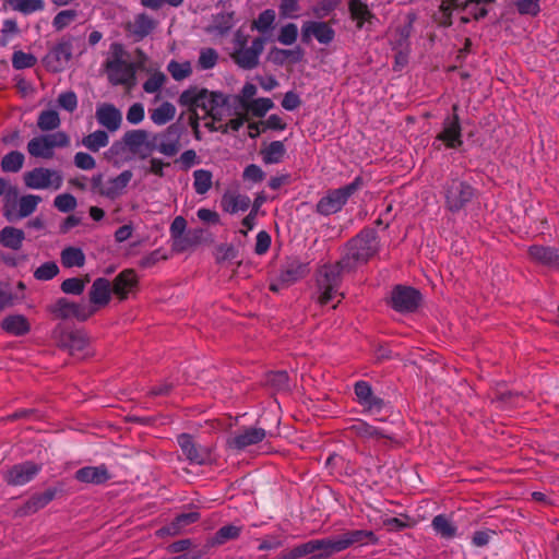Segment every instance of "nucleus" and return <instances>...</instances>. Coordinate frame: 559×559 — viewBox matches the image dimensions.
<instances>
[{"mask_svg":"<svg viewBox=\"0 0 559 559\" xmlns=\"http://www.w3.org/2000/svg\"><path fill=\"white\" fill-rule=\"evenodd\" d=\"M380 240L373 228H364L349 239L343 250L340 265L346 273L354 272L358 266L366 264L378 254Z\"/></svg>","mask_w":559,"mask_h":559,"instance_id":"1","label":"nucleus"},{"mask_svg":"<svg viewBox=\"0 0 559 559\" xmlns=\"http://www.w3.org/2000/svg\"><path fill=\"white\" fill-rule=\"evenodd\" d=\"M343 272L345 271L340 265V260L334 264H323L317 270L314 296L319 305L326 306L336 300L332 306L335 309L344 298L341 292Z\"/></svg>","mask_w":559,"mask_h":559,"instance_id":"2","label":"nucleus"},{"mask_svg":"<svg viewBox=\"0 0 559 559\" xmlns=\"http://www.w3.org/2000/svg\"><path fill=\"white\" fill-rule=\"evenodd\" d=\"M228 102V96L222 92L209 91L200 86H190L185 90L179 98L178 104L187 107L191 114L201 110L204 117L207 114H213L215 109H222Z\"/></svg>","mask_w":559,"mask_h":559,"instance_id":"3","label":"nucleus"},{"mask_svg":"<svg viewBox=\"0 0 559 559\" xmlns=\"http://www.w3.org/2000/svg\"><path fill=\"white\" fill-rule=\"evenodd\" d=\"M126 51L119 43L110 46V57L105 63L108 80L112 85H132L135 69L131 62L124 60Z\"/></svg>","mask_w":559,"mask_h":559,"instance_id":"4","label":"nucleus"},{"mask_svg":"<svg viewBox=\"0 0 559 559\" xmlns=\"http://www.w3.org/2000/svg\"><path fill=\"white\" fill-rule=\"evenodd\" d=\"M362 187L361 177H356L350 183L330 190L317 203V212L328 216L340 212L348 199Z\"/></svg>","mask_w":559,"mask_h":559,"instance_id":"5","label":"nucleus"},{"mask_svg":"<svg viewBox=\"0 0 559 559\" xmlns=\"http://www.w3.org/2000/svg\"><path fill=\"white\" fill-rule=\"evenodd\" d=\"M70 145V138L64 131L41 134L34 136L27 143V152L32 157L51 159L56 148H63Z\"/></svg>","mask_w":559,"mask_h":559,"instance_id":"6","label":"nucleus"},{"mask_svg":"<svg viewBox=\"0 0 559 559\" xmlns=\"http://www.w3.org/2000/svg\"><path fill=\"white\" fill-rule=\"evenodd\" d=\"M43 201L36 194H26L17 199L15 190L4 195L3 215L9 222H17L33 214L38 204Z\"/></svg>","mask_w":559,"mask_h":559,"instance_id":"7","label":"nucleus"},{"mask_svg":"<svg viewBox=\"0 0 559 559\" xmlns=\"http://www.w3.org/2000/svg\"><path fill=\"white\" fill-rule=\"evenodd\" d=\"M23 182L32 190H59L63 185V176L60 170L35 167L23 174Z\"/></svg>","mask_w":559,"mask_h":559,"instance_id":"8","label":"nucleus"},{"mask_svg":"<svg viewBox=\"0 0 559 559\" xmlns=\"http://www.w3.org/2000/svg\"><path fill=\"white\" fill-rule=\"evenodd\" d=\"M474 197V188L459 178L450 179L444 187L445 206L452 213L464 209Z\"/></svg>","mask_w":559,"mask_h":559,"instance_id":"9","label":"nucleus"},{"mask_svg":"<svg viewBox=\"0 0 559 559\" xmlns=\"http://www.w3.org/2000/svg\"><path fill=\"white\" fill-rule=\"evenodd\" d=\"M459 105L452 106V115H448L442 121V130L437 134L432 145L439 150L440 143L447 148H459L463 144L462 126L457 115Z\"/></svg>","mask_w":559,"mask_h":559,"instance_id":"10","label":"nucleus"},{"mask_svg":"<svg viewBox=\"0 0 559 559\" xmlns=\"http://www.w3.org/2000/svg\"><path fill=\"white\" fill-rule=\"evenodd\" d=\"M121 144L124 145L132 155H135L141 159H145L153 151H155V143L153 142V139L150 140V133L143 129L127 131L123 134L121 142L114 143L111 150H117Z\"/></svg>","mask_w":559,"mask_h":559,"instance_id":"11","label":"nucleus"},{"mask_svg":"<svg viewBox=\"0 0 559 559\" xmlns=\"http://www.w3.org/2000/svg\"><path fill=\"white\" fill-rule=\"evenodd\" d=\"M48 311L57 319L86 321L95 313L96 308L86 304L73 302L61 297L48 307Z\"/></svg>","mask_w":559,"mask_h":559,"instance_id":"12","label":"nucleus"},{"mask_svg":"<svg viewBox=\"0 0 559 559\" xmlns=\"http://www.w3.org/2000/svg\"><path fill=\"white\" fill-rule=\"evenodd\" d=\"M183 131V126L176 122L168 126L164 131L154 134L152 138L155 143V151L168 157L177 155L181 148L180 141Z\"/></svg>","mask_w":559,"mask_h":559,"instance_id":"13","label":"nucleus"},{"mask_svg":"<svg viewBox=\"0 0 559 559\" xmlns=\"http://www.w3.org/2000/svg\"><path fill=\"white\" fill-rule=\"evenodd\" d=\"M177 442L190 465L201 466L212 463V449L207 445L197 443L191 435H179Z\"/></svg>","mask_w":559,"mask_h":559,"instance_id":"14","label":"nucleus"},{"mask_svg":"<svg viewBox=\"0 0 559 559\" xmlns=\"http://www.w3.org/2000/svg\"><path fill=\"white\" fill-rule=\"evenodd\" d=\"M40 471L41 464L25 461L11 466L3 474V479L10 486H24L32 481Z\"/></svg>","mask_w":559,"mask_h":559,"instance_id":"15","label":"nucleus"},{"mask_svg":"<svg viewBox=\"0 0 559 559\" xmlns=\"http://www.w3.org/2000/svg\"><path fill=\"white\" fill-rule=\"evenodd\" d=\"M421 300L420 293L407 286H396L391 296V302L393 309L399 312H413L415 311Z\"/></svg>","mask_w":559,"mask_h":559,"instance_id":"16","label":"nucleus"},{"mask_svg":"<svg viewBox=\"0 0 559 559\" xmlns=\"http://www.w3.org/2000/svg\"><path fill=\"white\" fill-rule=\"evenodd\" d=\"M264 44L265 40L262 37H257L249 47L241 46L236 49L231 58L241 69H254L259 63V57L264 49Z\"/></svg>","mask_w":559,"mask_h":559,"instance_id":"17","label":"nucleus"},{"mask_svg":"<svg viewBox=\"0 0 559 559\" xmlns=\"http://www.w3.org/2000/svg\"><path fill=\"white\" fill-rule=\"evenodd\" d=\"M309 272L308 262L301 261L297 257H290L282 264L277 281L287 287L307 276Z\"/></svg>","mask_w":559,"mask_h":559,"instance_id":"18","label":"nucleus"},{"mask_svg":"<svg viewBox=\"0 0 559 559\" xmlns=\"http://www.w3.org/2000/svg\"><path fill=\"white\" fill-rule=\"evenodd\" d=\"M312 37L320 44L329 45L334 40L335 31L326 22L307 21L301 26V40L309 44Z\"/></svg>","mask_w":559,"mask_h":559,"instance_id":"19","label":"nucleus"},{"mask_svg":"<svg viewBox=\"0 0 559 559\" xmlns=\"http://www.w3.org/2000/svg\"><path fill=\"white\" fill-rule=\"evenodd\" d=\"M267 436L263 428L247 427L238 430L227 440V445L234 450H245L248 447L262 442Z\"/></svg>","mask_w":559,"mask_h":559,"instance_id":"20","label":"nucleus"},{"mask_svg":"<svg viewBox=\"0 0 559 559\" xmlns=\"http://www.w3.org/2000/svg\"><path fill=\"white\" fill-rule=\"evenodd\" d=\"M59 343L70 355L83 358L87 354L90 337L83 330H74L62 333Z\"/></svg>","mask_w":559,"mask_h":559,"instance_id":"21","label":"nucleus"},{"mask_svg":"<svg viewBox=\"0 0 559 559\" xmlns=\"http://www.w3.org/2000/svg\"><path fill=\"white\" fill-rule=\"evenodd\" d=\"M73 52L72 38H62L46 56L47 67L52 71H60L67 64Z\"/></svg>","mask_w":559,"mask_h":559,"instance_id":"22","label":"nucleus"},{"mask_svg":"<svg viewBox=\"0 0 559 559\" xmlns=\"http://www.w3.org/2000/svg\"><path fill=\"white\" fill-rule=\"evenodd\" d=\"M95 117L97 122L109 132H116L122 123L121 111L112 104L102 103L96 107Z\"/></svg>","mask_w":559,"mask_h":559,"instance_id":"23","label":"nucleus"},{"mask_svg":"<svg viewBox=\"0 0 559 559\" xmlns=\"http://www.w3.org/2000/svg\"><path fill=\"white\" fill-rule=\"evenodd\" d=\"M57 493V488H48L44 492L34 493L28 500L25 501L23 506L16 510V515L28 516L36 513L49 504L55 499Z\"/></svg>","mask_w":559,"mask_h":559,"instance_id":"24","label":"nucleus"},{"mask_svg":"<svg viewBox=\"0 0 559 559\" xmlns=\"http://www.w3.org/2000/svg\"><path fill=\"white\" fill-rule=\"evenodd\" d=\"M528 257L534 262L547 267H559V249L549 246L533 245L527 250Z\"/></svg>","mask_w":559,"mask_h":559,"instance_id":"25","label":"nucleus"},{"mask_svg":"<svg viewBox=\"0 0 559 559\" xmlns=\"http://www.w3.org/2000/svg\"><path fill=\"white\" fill-rule=\"evenodd\" d=\"M74 478L84 484L102 485L108 481L111 475L106 465L100 464L78 469L74 474Z\"/></svg>","mask_w":559,"mask_h":559,"instance_id":"26","label":"nucleus"},{"mask_svg":"<svg viewBox=\"0 0 559 559\" xmlns=\"http://www.w3.org/2000/svg\"><path fill=\"white\" fill-rule=\"evenodd\" d=\"M138 285V276L133 269H126L120 272L112 282V293L120 299L128 298L129 293Z\"/></svg>","mask_w":559,"mask_h":559,"instance_id":"27","label":"nucleus"},{"mask_svg":"<svg viewBox=\"0 0 559 559\" xmlns=\"http://www.w3.org/2000/svg\"><path fill=\"white\" fill-rule=\"evenodd\" d=\"M131 170H123L118 176L110 178L103 187L99 188V194L108 199L115 200L120 197L132 179Z\"/></svg>","mask_w":559,"mask_h":559,"instance_id":"28","label":"nucleus"},{"mask_svg":"<svg viewBox=\"0 0 559 559\" xmlns=\"http://www.w3.org/2000/svg\"><path fill=\"white\" fill-rule=\"evenodd\" d=\"M348 430L353 436L364 440L393 439L388 431L379 429L361 419L356 420L349 426Z\"/></svg>","mask_w":559,"mask_h":559,"instance_id":"29","label":"nucleus"},{"mask_svg":"<svg viewBox=\"0 0 559 559\" xmlns=\"http://www.w3.org/2000/svg\"><path fill=\"white\" fill-rule=\"evenodd\" d=\"M341 550H345L355 544H377L378 538L372 531L355 530L347 531L337 536Z\"/></svg>","mask_w":559,"mask_h":559,"instance_id":"30","label":"nucleus"},{"mask_svg":"<svg viewBox=\"0 0 559 559\" xmlns=\"http://www.w3.org/2000/svg\"><path fill=\"white\" fill-rule=\"evenodd\" d=\"M156 22L145 13L134 16L133 22L128 24V32L135 41L142 40L148 36L155 28Z\"/></svg>","mask_w":559,"mask_h":559,"instance_id":"31","label":"nucleus"},{"mask_svg":"<svg viewBox=\"0 0 559 559\" xmlns=\"http://www.w3.org/2000/svg\"><path fill=\"white\" fill-rule=\"evenodd\" d=\"M1 328L10 335L23 336L31 331V324L23 314H10L1 321Z\"/></svg>","mask_w":559,"mask_h":559,"instance_id":"32","label":"nucleus"},{"mask_svg":"<svg viewBox=\"0 0 559 559\" xmlns=\"http://www.w3.org/2000/svg\"><path fill=\"white\" fill-rule=\"evenodd\" d=\"M111 292L112 288L107 278H96L90 289V301L94 306H106L110 300Z\"/></svg>","mask_w":559,"mask_h":559,"instance_id":"33","label":"nucleus"},{"mask_svg":"<svg viewBox=\"0 0 559 559\" xmlns=\"http://www.w3.org/2000/svg\"><path fill=\"white\" fill-rule=\"evenodd\" d=\"M224 11L216 13L212 16L210 31L216 32L221 35L229 32L235 25V12L226 10L225 3L223 4Z\"/></svg>","mask_w":559,"mask_h":559,"instance_id":"34","label":"nucleus"},{"mask_svg":"<svg viewBox=\"0 0 559 559\" xmlns=\"http://www.w3.org/2000/svg\"><path fill=\"white\" fill-rule=\"evenodd\" d=\"M436 535L443 539H453L457 535V527L445 514H438L431 521Z\"/></svg>","mask_w":559,"mask_h":559,"instance_id":"35","label":"nucleus"},{"mask_svg":"<svg viewBox=\"0 0 559 559\" xmlns=\"http://www.w3.org/2000/svg\"><path fill=\"white\" fill-rule=\"evenodd\" d=\"M242 532V526L235 524L224 525L216 531V533L209 538L207 544L211 547L222 546L230 540L237 539Z\"/></svg>","mask_w":559,"mask_h":559,"instance_id":"36","label":"nucleus"},{"mask_svg":"<svg viewBox=\"0 0 559 559\" xmlns=\"http://www.w3.org/2000/svg\"><path fill=\"white\" fill-rule=\"evenodd\" d=\"M250 198L245 194L225 193L221 204L225 212L235 214L239 211H247L250 206Z\"/></svg>","mask_w":559,"mask_h":559,"instance_id":"37","label":"nucleus"},{"mask_svg":"<svg viewBox=\"0 0 559 559\" xmlns=\"http://www.w3.org/2000/svg\"><path fill=\"white\" fill-rule=\"evenodd\" d=\"M350 17L356 21L358 29L364 27L366 22H371L374 19L373 13L369 10L368 5L361 0H350L348 3Z\"/></svg>","mask_w":559,"mask_h":559,"instance_id":"38","label":"nucleus"},{"mask_svg":"<svg viewBox=\"0 0 559 559\" xmlns=\"http://www.w3.org/2000/svg\"><path fill=\"white\" fill-rule=\"evenodd\" d=\"M24 239V231L12 226H7L0 231V243L11 250H20Z\"/></svg>","mask_w":559,"mask_h":559,"instance_id":"39","label":"nucleus"},{"mask_svg":"<svg viewBox=\"0 0 559 559\" xmlns=\"http://www.w3.org/2000/svg\"><path fill=\"white\" fill-rule=\"evenodd\" d=\"M304 58V50L300 47L294 49H282L273 47L270 50V59L278 66L284 64L287 60L294 63L300 62Z\"/></svg>","mask_w":559,"mask_h":559,"instance_id":"40","label":"nucleus"},{"mask_svg":"<svg viewBox=\"0 0 559 559\" xmlns=\"http://www.w3.org/2000/svg\"><path fill=\"white\" fill-rule=\"evenodd\" d=\"M176 107L169 102L162 103L157 108L150 109V118L156 126H164L176 116Z\"/></svg>","mask_w":559,"mask_h":559,"instance_id":"41","label":"nucleus"},{"mask_svg":"<svg viewBox=\"0 0 559 559\" xmlns=\"http://www.w3.org/2000/svg\"><path fill=\"white\" fill-rule=\"evenodd\" d=\"M286 154V147L282 141H273L261 150L262 160L266 165L278 164Z\"/></svg>","mask_w":559,"mask_h":559,"instance_id":"42","label":"nucleus"},{"mask_svg":"<svg viewBox=\"0 0 559 559\" xmlns=\"http://www.w3.org/2000/svg\"><path fill=\"white\" fill-rule=\"evenodd\" d=\"M200 520V513L199 512H188V513H181L175 518V520L167 526H165L162 531L170 534L176 535L178 534L183 527L195 523Z\"/></svg>","mask_w":559,"mask_h":559,"instance_id":"43","label":"nucleus"},{"mask_svg":"<svg viewBox=\"0 0 559 559\" xmlns=\"http://www.w3.org/2000/svg\"><path fill=\"white\" fill-rule=\"evenodd\" d=\"M61 263L64 267H81L85 263V254L82 249L76 247H67L61 251Z\"/></svg>","mask_w":559,"mask_h":559,"instance_id":"44","label":"nucleus"},{"mask_svg":"<svg viewBox=\"0 0 559 559\" xmlns=\"http://www.w3.org/2000/svg\"><path fill=\"white\" fill-rule=\"evenodd\" d=\"M313 552L320 551L321 557H329L340 552L341 546L337 536L322 539H311Z\"/></svg>","mask_w":559,"mask_h":559,"instance_id":"45","label":"nucleus"},{"mask_svg":"<svg viewBox=\"0 0 559 559\" xmlns=\"http://www.w3.org/2000/svg\"><path fill=\"white\" fill-rule=\"evenodd\" d=\"M61 124L59 114L53 109L43 110L37 118V127L43 132H49L58 129Z\"/></svg>","mask_w":559,"mask_h":559,"instance_id":"46","label":"nucleus"},{"mask_svg":"<svg viewBox=\"0 0 559 559\" xmlns=\"http://www.w3.org/2000/svg\"><path fill=\"white\" fill-rule=\"evenodd\" d=\"M25 156L20 151H11L1 159V169L4 173H17L23 168Z\"/></svg>","mask_w":559,"mask_h":559,"instance_id":"47","label":"nucleus"},{"mask_svg":"<svg viewBox=\"0 0 559 559\" xmlns=\"http://www.w3.org/2000/svg\"><path fill=\"white\" fill-rule=\"evenodd\" d=\"M10 7L24 15H29L45 9L44 0H8Z\"/></svg>","mask_w":559,"mask_h":559,"instance_id":"48","label":"nucleus"},{"mask_svg":"<svg viewBox=\"0 0 559 559\" xmlns=\"http://www.w3.org/2000/svg\"><path fill=\"white\" fill-rule=\"evenodd\" d=\"M109 136L104 130H96L93 133L82 139V144L92 152H98L100 148L107 146Z\"/></svg>","mask_w":559,"mask_h":559,"instance_id":"49","label":"nucleus"},{"mask_svg":"<svg viewBox=\"0 0 559 559\" xmlns=\"http://www.w3.org/2000/svg\"><path fill=\"white\" fill-rule=\"evenodd\" d=\"M265 383L275 391H288L289 390V377L284 370L271 371L265 377Z\"/></svg>","mask_w":559,"mask_h":559,"instance_id":"50","label":"nucleus"},{"mask_svg":"<svg viewBox=\"0 0 559 559\" xmlns=\"http://www.w3.org/2000/svg\"><path fill=\"white\" fill-rule=\"evenodd\" d=\"M193 188L198 194L206 193L212 187V173L206 169H197L193 171Z\"/></svg>","mask_w":559,"mask_h":559,"instance_id":"51","label":"nucleus"},{"mask_svg":"<svg viewBox=\"0 0 559 559\" xmlns=\"http://www.w3.org/2000/svg\"><path fill=\"white\" fill-rule=\"evenodd\" d=\"M167 71L176 81H182L190 76L192 73L191 63L189 61L185 62H177L175 60H171L167 64Z\"/></svg>","mask_w":559,"mask_h":559,"instance_id":"52","label":"nucleus"},{"mask_svg":"<svg viewBox=\"0 0 559 559\" xmlns=\"http://www.w3.org/2000/svg\"><path fill=\"white\" fill-rule=\"evenodd\" d=\"M273 107L274 103L270 98H257L250 103H243V108L250 110L255 117H263Z\"/></svg>","mask_w":559,"mask_h":559,"instance_id":"53","label":"nucleus"},{"mask_svg":"<svg viewBox=\"0 0 559 559\" xmlns=\"http://www.w3.org/2000/svg\"><path fill=\"white\" fill-rule=\"evenodd\" d=\"M78 16L79 13L76 10H62L55 15L52 26L57 32H60L73 23Z\"/></svg>","mask_w":559,"mask_h":559,"instance_id":"54","label":"nucleus"},{"mask_svg":"<svg viewBox=\"0 0 559 559\" xmlns=\"http://www.w3.org/2000/svg\"><path fill=\"white\" fill-rule=\"evenodd\" d=\"M275 17V11L272 9H266L259 14L257 20L253 21L252 28L259 31L260 33H266L273 27Z\"/></svg>","mask_w":559,"mask_h":559,"instance_id":"55","label":"nucleus"},{"mask_svg":"<svg viewBox=\"0 0 559 559\" xmlns=\"http://www.w3.org/2000/svg\"><path fill=\"white\" fill-rule=\"evenodd\" d=\"M37 62L34 55L22 50L14 51L12 55V67L16 70L33 68Z\"/></svg>","mask_w":559,"mask_h":559,"instance_id":"56","label":"nucleus"},{"mask_svg":"<svg viewBox=\"0 0 559 559\" xmlns=\"http://www.w3.org/2000/svg\"><path fill=\"white\" fill-rule=\"evenodd\" d=\"M218 60V53L213 48H203L200 51L198 67L202 70L213 69Z\"/></svg>","mask_w":559,"mask_h":559,"instance_id":"57","label":"nucleus"},{"mask_svg":"<svg viewBox=\"0 0 559 559\" xmlns=\"http://www.w3.org/2000/svg\"><path fill=\"white\" fill-rule=\"evenodd\" d=\"M298 37V27L294 23H288L281 27L277 40L285 46H290L296 43Z\"/></svg>","mask_w":559,"mask_h":559,"instance_id":"58","label":"nucleus"},{"mask_svg":"<svg viewBox=\"0 0 559 559\" xmlns=\"http://www.w3.org/2000/svg\"><path fill=\"white\" fill-rule=\"evenodd\" d=\"M186 227L187 222L182 216H177L170 225V235L175 240V246L178 247L180 250L185 249V246L181 243V237L186 230Z\"/></svg>","mask_w":559,"mask_h":559,"instance_id":"59","label":"nucleus"},{"mask_svg":"<svg viewBox=\"0 0 559 559\" xmlns=\"http://www.w3.org/2000/svg\"><path fill=\"white\" fill-rule=\"evenodd\" d=\"M59 273V267L56 262H45L38 266L34 272V277L38 281H50Z\"/></svg>","mask_w":559,"mask_h":559,"instance_id":"60","label":"nucleus"},{"mask_svg":"<svg viewBox=\"0 0 559 559\" xmlns=\"http://www.w3.org/2000/svg\"><path fill=\"white\" fill-rule=\"evenodd\" d=\"M53 205L56 209H58V211H60L62 213H68V212L73 211L76 207L78 202H76V199L72 194L62 193L55 198Z\"/></svg>","mask_w":559,"mask_h":559,"instance_id":"61","label":"nucleus"},{"mask_svg":"<svg viewBox=\"0 0 559 559\" xmlns=\"http://www.w3.org/2000/svg\"><path fill=\"white\" fill-rule=\"evenodd\" d=\"M57 104L60 108L73 112L78 108V96L73 91H67L59 94Z\"/></svg>","mask_w":559,"mask_h":559,"instance_id":"62","label":"nucleus"},{"mask_svg":"<svg viewBox=\"0 0 559 559\" xmlns=\"http://www.w3.org/2000/svg\"><path fill=\"white\" fill-rule=\"evenodd\" d=\"M165 82L166 75L162 72H155L143 83V90L150 94L156 93L162 88Z\"/></svg>","mask_w":559,"mask_h":559,"instance_id":"63","label":"nucleus"},{"mask_svg":"<svg viewBox=\"0 0 559 559\" xmlns=\"http://www.w3.org/2000/svg\"><path fill=\"white\" fill-rule=\"evenodd\" d=\"M64 294L81 295L84 290V282L78 277L67 278L61 284Z\"/></svg>","mask_w":559,"mask_h":559,"instance_id":"64","label":"nucleus"}]
</instances>
